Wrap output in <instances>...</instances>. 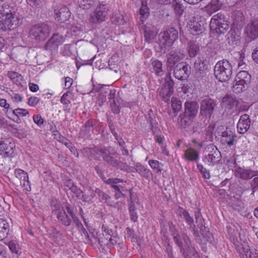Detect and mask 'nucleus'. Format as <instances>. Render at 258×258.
<instances>
[{
    "mask_svg": "<svg viewBox=\"0 0 258 258\" xmlns=\"http://www.w3.org/2000/svg\"><path fill=\"white\" fill-rule=\"evenodd\" d=\"M8 150V145L5 143L4 141H2L0 142V155H3L6 154L7 156H8L9 152Z\"/></svg>",
    "mask_w": 258,
    "mask_h": 258,
    "instance_id": "56",
    "label": "nucleus"
},
{
    "mask_svg": "<svg viewBox=\"0 0 258 258\" xmlns=\"http://www.w3.org/2000/svg\"><path fill=\"white\" fill-rule=\"evenodd\" d=\"M233 19V25L239 29L243 27L245 23V18L243 13L240 11L234 12L232 16Z\"/></svg>",
    "mask_w": 258,
    "mask_h": 258,
    "instance_id": "24",
    "label": "nucleus"
},
{
    "mask_svg": "<svg viewBox=\"0 0 258 258\" xmlns=\"http://www.w3.org/2000/svg\"><path fill=\"white\" fill-rule=\"evenodd\" d=\"M8 246L10 250L16 254L18 253L19 247L17 244L14 241H10L8 243Z\"/></svg>",
    "mask_w": 258,
    "mask_h": 258,
    "instance_id": "58",
    "label": "nucleus"
},
{
    "mask_svg": "<svg viewBox=\"0 0 258 258\" xmlns=\"http://www.w3.org/2000/svg\"><path fill=\"white\" fill-rule=\"evenodd\" d=\"M197 168L200 172V173L202 174L203 177L205 179H210L211 175L210 173V171L206 168L204 167V166L200 163L197 164Z\"/></svg>",
    "mask_w": 258,
    "mask_h": 258,
    "instance_id": "50",
    "label": "nucleus"
},
{
    "mask_svg": "<svg viewBox=\"0 0 258 258\" xmlns=\"http://www.w3.org/2000/svg\"><path fill=\"white\" fill-rule=\"evenodd\" d=\"M96 125L95 120L91 119L88 120L85 124L82 126L80 134L83 136H86L90 134L93 132L94 126Z\"/></svg>",
    "mask_w": 258,
    "mask_h": 258,
    "instance_id": "31",
    "label": "nucleus"
},
{
    "mask_svg": "<svg viewBox=\"0 0 258 258\" xmlns=\"http://www.w3.org/2000/svg\"><path fill=\"white\" fill-rule=\"evenodd\" d=\"M43 48L44 50L49 51L50 53L55 52L57 50L58 47L53 42L51 38H50L44 44Z\"/></svg>",
    "mask_w": 258,
    "mask_h": 258,
    "instance_id": "44",
    "label": "nucleus"
},
{
    "mask_svg": "<svg viewBox=\"0 0 258 258\" xmlns=\"http://www.w3.org/2000/svg\"><path fill=\"white\" fill-rule=\"evenodd\" d=\"M196 73L202 74L208 70V63L206 59L198 57L195 61L194 66Z\"/></svg>",
    "mask_w": 258,
    "mask_h": 258,
    "instance_id": "27",
    "label": "nucleus"
},
{
    "mask_svg": "<svg viewBox=\"0 0 258 258\" xmlns=\"http://www.w3.org/2000/svg\"><path fill=\"white\" fill-rule=\"evenodd\" d=\"M206 25L205 19L199 15L194 17L188 23L189 31L194 35L202 33Z\"/></svg>",
    "mask_w": 258,
    "mask_h": 258,
    "instance_id": "17",
    "label": "nucleus"
},
{
    "mask_svg": "<svg viewBox=\"0 0 258 258\" xmlns=\"http://www.w3.org/2000/svg\"><path fill=\"white\" fill-rule=\"evenodd\" d=\"M222 137L225 138V142L229 147L233 145L234 140L237 137V136L234 134L231 131H225L222 133Z\"/></svg>",
    "mask_w": 258,
    "mask_h": 258,
    "instance_id": "38",
    "label": "nucleus"
},
{
    "mask_svg": "<svg viewBox=\"0 0 258 258\" xmlns=\"http://www.w3.org/2000/svg\"><path fill=\"white\" fill-rule=\"evenodd\" d=\"M140 20L144 22L148 17V9L145 6H142L140 9Z\"/></svg>",
    "mask_w": 258,
    "mask_h": 258,
    "instance_id": "54",
    "label": "nucleus"
},
{
    "mask_svg": "<svg viewBox=\"0 0 258 258\" xmlns=\"http://www.w3.org/2000/svg\"><path fill=\"white\" fill-rule=\"evenodd\" d=\"M50 207L52 214L54 216L58 215L61 211L64 210L60 202L54 198H52L50 201Z\"/></svg>",
    "mask_w": 258,
    "mask_h": 258,
    "instance_id": "34",
    "label": "nucleus"
},
{
    "mask_svg": "<svg viewBox=\"0 0 258 258\" xmlns=\"http://www.w3.org/2000/svg\"><path fill=\"white\" fill-rule=\"evenodd\" d=\"M148 121L150 122L151 128L154 135L158 134L160 132V130L158 127V122L156 119L155 115L154 114L152 110L148 111Z\"/></svg>",
    "mask_w": 258,
    "mask_h": 258,
    "instance_id": "29",
    "label": "nucleus"
},
{
    "mask_svg": "<svg viewBox=\"0 0 258 258\" xmlns=\"http://www.w3.org/2000/svg\"><path fill=\"white\" fill-rule=\"evenodd\" d=\"M250 125L249 116L247 114L241 115L237 124L238 132L240 134L245 133L249 129Z\"/></svg>",
    "mask_w": 258,
    "mask_h": 258,
    "instance_id": "23",
    "label": "nucleus"
},
{
    "mask_svg": "<svg viewBox=\"0 0 258 258\" xmlns=\"http://www.w3.org/2000/svg\"><path fill=\"white\" fill-rule=\"evenodd\" d=\"M123 180L120 178H111L105 181V182L106 184L110 185L111 187L115 190L116 189H118V188L121 187V186L117 185V184L120 182H123Z\"/></svg>",
    "mask_w": 258,
    "mask_h": 258,
    "instance_id": "42",
    "label": "nucleus"
},
{
    "mask_svg": "<svg viewBox=\"0 0 258 258\" xmlns=\"http://www.w3.org/2000/svg\"><path fill=\"white\" fill-rule=\"evenodd\" d=\"M78 6L83 9L87 10L95 4V0H78Z\"/></svg>",
    "mask_w": 258,
    "mask_h": 258,
    "instance_id": "43",
    "label": "nucleus"
},
{
    "mask_svg": "<svg viewBox=\"0 0 258 258\" xmlns=\"http://www.w3.org/2000/svg\"><path fill=\"white\" fill-rule=\"evenodd\" d=\"M232 67L231 63L226 59L218 61L214 68V75L216 78L221 82L229 81L232 75Z\"/></svg>",
    "mask_w": 258,
    "mask_h": 258,
    "instance_id": "4",
    "label": "nucleus"
},
{
    "mask_svg": "<svg viewBox=\"0 0 258 258\" xmlns=\"http://www.w3.org/2000/svg\"><path fill=\"white\" fill-rule=\"evenodd\" d=\"M162 66V62L158 60H155L152 62L153 72L158 76H162L164 73Z\"/></svg>",
    "mask_w": 258,
    "mask_h": 258,
    "instance_id": "39",
    "label": "nucleus"
},
{
    "mask_svg": "<svg viewBox=\"0 0 258 258\" xmlns=\"http://www.w3.org/2000/svg\"><path fill=\"white\" fill-rule=\"evenodd\" d=\"M229 22L226 16L221 13L214 15L210 21V26L211 29L218 34L225 33L229 28Z\"/></svg>",
    "mask_w": 258,
    "mask_h": 258,
    "instance_id": "8",
    "label": "nucleus"
},
{
    "mask_svg": "<svg viewBox=\"0 0 258 258\" xmlns=\"http://www.w3.org/2000/svg\"><path fill=\"white\" fill-rule=\"evenodd\" d=\"M236 176L242 179H249L256 176V172L253 170L238 167L235 170Z\"/></svg>",
    "mask_w": 258,
    "mask_h": 258,
    "instance_id": "25",
    "label": "nucleus"
},
{
    "mask_svg": "<svg viewBox=\"0 0 258 258\" xmlns=\"http://www.w3.org/2000/svg\"><path fill=\"white\" fill-rule=\"evenodd\" d=\"M174 83L169 72L167 74L164 79V83L159 92L160 96L165 102H169L170 97L174 92Z\"/></svg>",
    "mask_w": 258,
    "mask_h": 258,
    "instance_id": "13",
    "label": "nucleus"
},
{
    "mask_svg": "<svg viewBox=\"0 0 258 258\" xmlns=\"http://www.w3.org/2000/svg\"><path fill=\"white\" fill-rule=\"evenodd\" d=\"M188 228L192 232L196 242H198L200 240V236L198 228L196 226L195 224H194L192 225H191V226L188 227Z\"/></svg>",
    "mask_w": 258,
    "mask_h": 258,
    "instance_id": "53",
    "label": "nucleus"
},
{
    "mask_svg": "<svg viewBox=\"0 0 258 258\" xmlns=\"http://www.w3.org/2000/svg\"><path fill=\"white\" fill-rule=\"evenodd\" d=\"M27 114H29V112L25 109L18 108L12 110V115L17 117L16 120L17 122H19L18 120H20V116H25Z\"/></svg>",
    "mask_w": 258,
    "mask_h": 258,
    "instance_id": "45",
    "label": "nucleus"
},
{
    "mask_svg": "<svg viewBox=\"0 0 258 258\" xmlns=\"http://www.w3.org/2000/svg\"><path fill=\"white\" fill-rule=\"evenodd\" d=\"M251 78V75L247 71H240L235 78L232 86L233 91L240 93L246 90L249 87Z\"/></svg>",
    "mask_w": 258,
    "mask_h": 258,
    "instance_id": "7",
    "label": "nucleus"
},
{
    "mask_svg": "<svg viewBox=\"0 0 258 258\" xmlns=\"http://www.w3.org/2000/svg\"><path fill=\"white\" fill-rule=\"evenodd\" d=\"M33 121L38 126H41L43 124L44 120L42 118L41 116L39 114L34 115L33 116Z\"/></svg>",
    "mask_w": 258,
    "mask_h": 258,
    "instance_id": "59",
    "label": "nucleus"
},
{
    "mask_svg": "<svg viewBox=\"0 0 258 258\" xmlns=\"http://www.w3.org/2000/svg\"><path fill=\"white\" fill-rule=\"evenodd\" d=\"M103 237H99L95 239L98 241L101 246L106 245L108 247L114 245L117 243V238L113 235V231L108 227L103 225L102 228Z\"/></svg>",
    "mask_w": 258,
    "mask_h": 258,
    "instance_id": "16",
    "label": "nucleus"
},
{
    "mask_svg": "<svg viewBox=\"0 0 258 258\" xmlns=\"http://www.w3.org/2000/svg\"><path fill=\"white\" fill-rule=\"evenodd\" d=\"M184 57V54L178 50L171 51L167 55V67L171 71Z\"/></svg>",
    "mask_w": 258,
    "mask_h": 258,
    "instance_id": "20",
    "label": "nucleus"
},
{
    "mask_svg": "<svg viewBox=\"0 0 258 258\" xmlns=\"http://www.w3.org/2000/svg\"><path fill=\"white\" fill-rule=\"evenodd\" d=\"M50 33V26L45 23H40L33 25L30 28L29 36L35 42H40L45 40Z\"/></svg>",
    "mask_w": 258,
    "mask_h": 258,
    "instance_id": "5",
    "label": "nucleus"
},
{
    "mask_svg": "<svg viewBox=\"0 0 258 258\" xmlns=\"http://www.w3.org/2000/svg\"><path fill=\"white\" fill-rule=\"evenodd\" d=\"M181 240L178 237L174 238V242L179 248L180 252L184 258H197L198 251L195 246L191 245V240L185 232L181 233Z\"/></svg>",
    "mask_w": 258,
    "mask_h": 258,
    "instance_id": "3",
    "label": "nucleus"
},
{
    "mask_svg": "<svg viewBox=\"0 0 258 258\" xmlns=\"http://www.w3.org/2000/svg\"><path fill=\"white\" fill-rule=\"evenodd\" d=\"M199 105L194 101H186L184 106V112L180 115V123L183 127H186L191 124L196 117Z\"/></svg>",
    "mask_w": 258,
    "mask_h": 258,
    "instance_id": "2",
    "label": "nucleus"
},
{
    "mask_svg": "<svg viewBox=\"0 0 258 258\" xmlns=\"http://www.w3.org/2000/svg\"><path fill=\"white\" fill-rule=\"evenodd\" d=\"M56 46L60 45L64 41V38L58 33H55L50 37Z\"/></svg>",
    "mask_w": 258,
    "mask_h": 258,
    "instance_id": "51",
    "label": "nucleus"
},
{
    "mask_svg": "<svg viewBox=\"0 0 258 258\" xmlns=\"http://www.w3.org/2000/svg\"><path fill=\"white\" fill-rule=\"evenodd\" d=\"M171 106L173 112L177 113L181 110L182 106V102L180 100L176 98H172L171 99Z\"/></svg>",
    "mask_w": 258,
    "mask_h": 258,
    "instance_id": "41",
    "label": "nucleus"
},
{
    "mask_svg": "<svg viewBox=\"0 0 258 258\" xmlns=\"http://www.w3.org/2000/svg\"><path fill=\"white\" fill-rule=\"evenodd\" d=\"M231 241L233 243V244L236 246V248L238 249L239 250V253L241 254H243V252L245 253V255L246 257H248V252L246 251V252L244 250L242 245L241 244H240L239 242L237 239V238H235L234 237H231Z\"/></svg>",
    "mask_w": 258,
    "mask_h": 258,
    "instance_id": "48",
    "label": "nucleus"
},
{
    "mask_svg": "<svg viewBox=\"0 0 258 258\" xmlns=\"http://www.w3.org/2000/svg\"><path fill=\"white\" fill-rule=\"evenodd\" d=\"M40 101V99L37 97H31L28 99V104L31 106H36Z\"/></svg>",
    "mask_w": 258,
    "mask_h": 258,
    "instance_id": "60",
    "label": "nucleus"
},
{
    "mask_svg": "<svg viewBox=\"0 0 258 258\" xmlns=\"http://www.w3.org/2000/svg\"><path fill=\"white\" fill-rule=\"evenodd\" d=\"M200 104V116L202 119H210L217 108V101L206 96L201 99Z\"/></svg>",
    "mask_w": 258,
    "mask_h": 258,
    "instance_id": "10",
    "label": "nucleus"
},
{
    "mask_svg": "<svg viewBox=\"0 0 258 258\" xmlns=\"http://www.w3.org/2000/svg\"><path fill=\"white\" fill-rule=\"evenodd\" d=\"M10 229L9 223L4 219H0V241L6 238Z\"/></svg>",
    "mask_w": 258,
    "mask_h": 258,
    "instance_id": "32",
    "label": "nucleus"
},
{
    "mask_svg": "<svg viewBox=\"0 0 258 258\" xmlns=\"http://www.w3.org/2000/svg\"><path fill=\"white\" fill-rule=\"evenodd\" d=\"M174 212L179 221H184L189 227L194 224V220L192 216L187 211L183 208L178 207L175 208Z\"/></svg>",
    "mask_w": 258,
    "mask_h": 258,
    "instance_id": "21",
    "label": "nucleus"
},
{
    "mask_svg": "<svg viewBox=\"0 0 258 258\" xmlns=\"http://www.w3.org/2000/svg\"><path fill=\"white\" fill-rule=\"evenodd\" d=\"M149 165L153 170H157V172L161 173L162 171L161 166L162 164L161 162L155 160H150L148 162Z\"/></svg>",
    "mask_w": 258,
    "mask_h": 258,
    "instance_id": "49",
    "label": "nucleus"
},
{
    "mask_svg": "<svg viewBox=\"0 0 258 258\" xmlns=\"http://www.w3.org/2000/svg\"><path fill=\"white\" fill-rule=\"evenodd\" d=\"M66 209L68 212V214H69L70 217L73 218L75 217L76 215L74 212V208L71 206L69 204H67L66 205Z\"/></svg>",
    "mask_w": 258,
    "mask_h": 258,
    "instance_id": "63",
    "label": "nucleus"
},
{
    "mask_svg": "<svg viewBox=\"0 0 258 258\" xmlns=\"http://www.w3.org/2000/svg\"><path fill=\"white\" fill-rule=\"evenodd\" d=\"M187 50L190 57H195L200 51L199 45L194 41H190L187 46Z\"/></svg>",
    "mask_w": 258,
    "mask_h": 258,
    "instance_id": "36",
    "label": "nucleus"
},
{
    "mask_svg": "<svg viewBox=\"0 0 258 258\" xmlns=\"http://www.w3.org/2000/svg\"><path fill=\"white\" fill-rule=\"evenodd\" d=\"M108 9L103 4H100L90 14L89 22L94 25H100L104 22L107 18Z\"/></svg>",
    "mask_w": 258,
    "mask_h": 258,
    "instance_id": "12",
    "label": "nucleus"
},
{
    "mask_svg": "<svg viewBox=\"0 0 258 258\" xmlns=\"http://www.w3.org/2000/svg\"><path fill=\"white\" fill-rule=\"evenodd\" d=\"M245 33L250 40H254L258 37V20H252L247 24Z\"/></svg>",
    "mask_w": 258,
    "mask_h": 258,
    "instance_id": "22",
    "label": "nucleus"
},
{
    "mask_svg": "<svg viewBox=\"0 0 258 258\" xmlns=\"http://www.w3.org/2000/svg\"><path fill=\"white\" fill-rule=\"evenodd\" d=\"M53 136L55 140L60 143L63 142V139L65 138V137H63L57 131L53 132Z\"/></svg>",
    "mask_w": 258,
    "mask_h": 258,
    "instance_id": "62",
    "label": "nucleus"
},
{
    "mask_svg": "<svg viewBox=\"0 0 258 258\" xmlns=\"http://www.w3.org/2000/svg\"><path fill=\"white\" fill-rule=\"evenodd\" d=\"M171 7L176 16L181 17L184 10V6L181 2L179 0H173Z\"/></svg>",
    "mask_w": 258,
    "mask_h": 258,
    "instance_id": "37",
    "label": "nucleus"
},
{
    "mask_svg": "<svg viewBox=\"0 0 258 258\" xmlns=\"http://www.w3.org/2000/svg\"><path fill=\"white\" fill-rule=\"evenodd\" d=\"M55 19L59 23H68L71 19V13L69 8L63 5L57 4L53 7Z\"/></svg>",
    "mask_w": 258,
    "mask_h": 258,
    "instance_id": "18",
    "label": "nucleus"
},
{
    "mask_svg": "<svg viewBox=\"0 0 258 258\" xmlns=\"http://www.w3.org/2000/svg\"><path fill=\"white\" fill-rule=\"evenodd\" d=\"M97 155H101L104 161L117 169L128 171L130 167L124 162L119 161L113 157V153H110L106 148L94 150Z\"/></svg>",
    "mask_w": 258,
    "mask_h": 258,
    "instance_id": "6",
    "label": "nucleus"
},
{
    "mask_svg": "<svg viewBox=\"0 0 258 258\" xmlns=\"http://www.w3.org/2000/svg\"><path fill=\"white\" fill-rule=\"evenodd\" d=\"M114 92L112 93V91L110 90L109 98L112 100L110 102L111 110L114 113L118 114L120 112V106L118 101H116L114 98Z\"/></svg>",
    "mask_w": 258,
    "mask_h": 258,
    "instance_id": "40",
    "label": "nucleus"
},
{
    "mask_svg": "<svg viewBox=\"0 0 258 258\" xmlns=\"http://www.w3.org/2000/svg\"><path fill=\"white\" fill-rule=\"evenodd\" d=\"M159 41L161 46H171L178 38L177 30L173 27L168 28L159 34Z\"/></svg>",
    "mask_w": 258,
    "mask_h": 258,
    "instance_id": "11",
    "label": "nucleus"
},
{
    "mask_svg": "<svg viewBox=\"0 0 258 258\" xmlns=\"http://www.w3.org/2000/svg\"><path fill=\"white\" fill-rule=\"evenodd\" d=\"M144 36L145 40L149 42L150 40L153 39L155 37V34L153 31L146 28L145 30Z\"/></svg>",
    "mask_w": 258,
    "mask_h": 258,
    "instance_id": "55",
    "label": "nucleus"
},
{
    "mask_svg": "<svg viewBox=\"0 0 258 258\" xmlns=\"http://www.w3.org/2000/svg\"><path fill=\"white\" fill-rule=\"evenodd\" d=\"M96 192L99 197L100 201H104V203L109 205L111 198L98 188H96Z\"/></svg>",
    "mask_w": 258,
    "mask_h": 258,
    "instance_id": "46",
    "label": "nucleus"
},
{
    "mask_svg": "<svg viewBox=\"0 0 258 258\" xmlns=\"http://www.w3.org/2000/svg\"><path fill=\"white\" fill-rule=\"evenodd\" d=\"M13 83L16 84L18 86H20L21 87H24L26 86V82L23 79V77L21 75H19L14 81Z\"/></svg>",
    "mask_w": 258,
    "mask_h": 258,
    "instance_id": "57",
    "label": "nucleus"
},
{
    "mask_svg": "<svg viewBox=\"0 0 258 258\" xmlns=\"http://www.w3.org/2000/svg\"><path fill=\"white\" fill-rule=\"evenodd\" d=\"M251 186L253 190L252 194H253L255 190L258 189V176L254 177L251 181Z\"/></svg>",
    "mask_w": 258,
    "mask_h": 258,
    "instance_id": "64",
    "label": "nucleus"
},
{
    "mask_svg": "<svg viewBox=\"0 0 258 258\" xmlns=\"http://www.w3.org/2000/svg\"><path fill=\"white\" fill-rule=\"evenodd\" d=\"M169 230L171 232V235L173 236V239L174 241V238L178 237L179 240L182 239L181 234H179L178 233L177 230L175 229V226L173 225L172 222L169 224Z\"/></svg>",
    "mask_w": 258,
    "mask_h": 258,
    "instance_id": "52",
    "label": "nucleus"
},
{
    "mask_svg": "<svg viewBox=\"0 0 258 258\" xmlns=\"http://www.w3.org/2000/svg\"><path fill=\"white\" fill-rule=\"evenodd\" d=\"M215 128V124L210 123L204 131L203 134V141L212 142L213 140V132Z\"/></svg>",
    "mask_w": 258,
    "mask_h": 258,
    "instance_id": "35",
    "label": "nucleus"
},
{
    "mask_svg": "<svg viewBox=\"0 0 258 258\" xmlns=\"http://www.w3.org/2000/svg\"><path fill=\"white\" fill-rule=\"evenodd\" d=\"M134 168L139 174L146 179H148L152 174L150 169L146 168L143 165L140 163L135 164Z\"/></svg>",
    "mask_w": 258,
    "mask_h": 258,
    "instance_id": "33",
    "label": "nucleus"
},
{
    "mask_svg": "<svg viewBox=\"0 0 258 258\" xmlns=\"http://www.w3.org/2000/svg\"><path fill=\"white\" fill-rule=\"evenodd\" d=\"M174 83L169 72L167 74L164 79V83L159 92L160 96L165 102H169L170 97L174 92Z\"/></svg>",
    "mask_w": 258,
    "mask_h": 258,
    "instance_id": "14",
    "label": "nucleus"
},
{
    "mask_svg": "<svg viewBox=\"0 0 258 258\" xmlns=\"http://www.w3.org/2000/svg\"><path fill=\"white\" fill-rule=\"evenodd\" d=\"M21 185L27 191L31 190L30 182L29 181V177L26 178L25 180H23L20 182Z\"/></svg>",
    "mask_w": 258,
    "mask_h": 258,
    "instance_id": "61",
    "label": "nucleus"
},
{
    "mask_svg": "<svg viewBox=\"0 0 258 258\" xmlns=\"http://www.w3.org/2000/svg\"><path fill=\"white\" fill-rule=\"evenodd\" d=\"M0 32L14 29L18 26L19 20L15 8L10 5L4 4L0 8Z\"/></svg>",
    "mask_w": 258,
    "mask_h": 258,
    "instance_id": "1",
    "label": "nucleus"
},
{
    "mask_svg": "<svg viewBox=\"0 0 258 258\" xmlns=\"http://www.w3.org/2000/svg\"><path fill=\"white\" fill-rule=\"evenodd\" d=\"M221 160V154L217 148L212 144L207 146L203 156V162L209 167H213Z\"/></svg>",
    "mask_w": 258,
    "mask_h": 258,
    "instance_id": "9",
    "label": "nucleus"
},
{
    "mask_svg": "<svg viewBox=\"0 0 258 258\" xmlns=\"http://www.w3.org/2000/svg\"><path fill=\"white\" fill-rule=\"evenodd\" d=\"M184 158L190 162H197L198 161L200 158V153L198 151L195 149L189 148L184 151Z\"/></svg>",
    "mask_w": 258,
    "mask_h": 258,
    "instance_id": "28",
    "label": "nucleus"
},
{
    "mask_svg": "<svg viewBox=\"0 0 258 258\" xmlns=\"http://www.w3.org/2000/svg\"><path fill=\"white\" fill-rule=\"evenodd\" d=\"M14 173L16 177L19 179L20 182L23 180H25L28 177V173L25 171L20 169H15Z\"/></svg>",
    "mask_w": 258,
    "mask_h": 258,
    "instance_id": "47",
    "label": "nucleus"
},
{
    "mask_svg": "<svg viewBox=\"0 0 258 258\" xmlns=\"http://www.w3.org/2000/svg\"><path fill=\"white\" fill-rule=\"evenodd\" d=\"M222 5V3L219 0H212L204 9L207 15L211 16L214 13L220 10Z\"/></svg>",
    "mask_w": 258,
    "mask_h": 258,
    "instance_id": "26",
    "label": "nucleus"
},
{
    "mask_svg": "<svg viewBox=\"0 0 258 258\" xmlns=\"http://www.w3.org/2000/svg\"><path fill=\"white\" fill-rule=\"evenodd\" d=\"M195 217L197 226L199 228L203 238L207 242L212 243L213 241V235L210 232L209 228L205 226V219L203 218L200 210L195 211Z\"/></svg>",
    "mask_w": 258,
    "mask_h": 258,
    "instance_id": "15",
    "label": "nucleus"
},
{
    "mask_svg": "<svg viewBox=\"0 0 258 258\" xmlns=\"http://www.w3.org/2000/svg\"><path fill=\"white\" fill-rule=\"evenodd\" d=\"M173 69L174 77L179 80H186L190 73V67L185 62L178 63Z\"/></svg>",
    "mask_w": 258,
    "mask_h": 258,
    "instance_id": "19",
    "label": "nucleus"
},
{
    "mask_svg": "<svg viewBox=\"0 0 258 258\" xmlns=\"http://www.w3.org/2000/svg\"><path fill=\"white\" fill-rule=\"evenodd\" d=\"M55 216L57 219V221L60 224L66 227H68L71 225L72 222V219L70 217L64 210Z\"/></svg>",
    "mask_w": 258,
    "mask_h": 258,
    "instance_id": "30",
    "label": "nucleus"
}]
</instances>
